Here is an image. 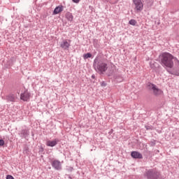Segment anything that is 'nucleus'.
Segmentation results:
<instances>
[{
    "label": "nucleus",
    "mask_w": 179,
    "mask_h": 179,
    "mask_svg": "<svg viewBox=\"0 0 179 179\" xmlns=\"http://www.w3.org/2000/svg\"><path fill=\"white\" fill-rule=\"evenodd\" d=\"M144 176L147 179H158L159 172L155 169H149L145 172Z\"/></svg>",
    "instance_id": "obj_3"
},
{
    "label": "nucleus",
    "mask_w": 179,
    "mask_h": 179,
    "mask_svg": "<svg viewBox=\"0 0 179 179\" xmlns=\"http://www.w3.org/2000/svg\"><path fill=\"white\" fill-rule=\"evenodd\" d=\"M6 179H15V178H13V176H12L11 175H8L6 176Z\"/></svg>",
    "instance_id": "obj_19"
},
{
    "label": "nucleus",
    "mask_w": 179,
    "mask_h": 179,
    "mask_svg": "<svg viewBox=\"0 0 179 179\" xmlns=\"http://www.w3.org/2000/svg\"><path fill=\"white\" fill-rule=\"evenodd\" d=\"M20 99L23 101H28L30 99V93L25 91L24 93L20 94Z\"/></svg>",
    "instance_id": "obj_8"
},
{
    "label": "nucleus",
    "mask_w": 179,
    "mask_h": 179,
    "mask_svg": "<svg viewBox=\"0 0 179 179\" xmlns=\"http://www.w3.org/2000/svg\"><path fill=\"white\" fill-rule=\"evenodd\" d=\"M66 176H67V177H68L69 178L72 179V176H71V175H66Z\"/></svg>",
    "instance_id": "obj_25"
},
{
    "label": "nucleus",
    "mask_w": 179,
    "mask_h": 179,
    "mask_svg": "<svg viewBox=\"0 0 179 179\" xmlns=\"http://www.w3.org/2000/svg\"><path fill=\"white\" fill-rule=\"evenodd\" d=\"M62 10H64V6H57L53 11V15H58V13H61Z\"/></svg>",
    "instance_id": "obj_13"
},
{
    "label": "nucleus",
    "mask_w": 179,
    "mask_h": 179,
    "mask_svg": "<svg viewBox=\"0 0 179 179\" xmlns=\"http://www.w3.org/2000/svg\"><path fill=\"white\" fill-rule=\"evenodd\" d=\"M113 132H114V130L112 129H110V131L108 132L109 135H111V134H113Z\"/></svg>",
    "instance_id": "obj_24"
},
{
    "label": "nucleus",
    "mask_w": 179,
    "mask_h": 179,
    "mask_svg": "<svg viewBox=\"0 0 179 179\" xmlns=\"http://www.w3.org/2000/svg\"><path fill=\"white\" fill-rule=\"evenodd\" d=\"M149 90H152L154 96H160L162 92V90L157 88V86L155 84L150 83L148 85Z\"/></svg>",
    "instance_id": "obj_4"
},
{
    "label": "nucleus",
    "mask_w": 179,
    "mask_h": 179,
    "mask_svg": "<svg viewBox=\"0 0 179 179\" xmlns=\"http://www.w3.org/2000/svg\"><path fill=\"white\" fill-rule=\"evenodd\" d=\"M72 1H73L74 3H79V2H80V0H72Z\"/></svg>",
    "instance_id": "obj_23"
},
{
    "label": "nucleus",
    "mask_w": 179,
    "mask_h": 179,
    "mask_svg": "<svg viewBox=\"0 0 179 179\" xmlns=\"http://www.w3.org/2000/svg\"><path fill=\"white\" fill-rule=\"evenodd\" d=\"M92 79H94V78H96V76L94 75H92Z\"/></svg>",
    "instance_id": "obj_26"
},
{
    "label": "nucleus",
    "mask_w": 179,
    "mask_h": 179,
    "mask_svg": "<svg viewBox=\"0 0 179 179\" xmlns=\"http://www.w3.org/2000/svg\"><path fill=\"white\" fill-rule=\"evenodd\" d=\"M145 129H147V131H152V130H153V129H154V127H153V126H145Z\"/></svg>",
    "instance_id": "obj_17"
},
{
    "label": "nucleus",
    "mask_w": 179,
    "mask_h": 179,
    "mask_svg": "<svg viewBox=\"0 0 179 179\" xmlns=\"http://www.w3.org/2000/svg\"><path fill=\"white\" fill-rule=\"evenodd\" d=\"M66 17L69 22H72V20H73V15H72V13H67L66 14Z\"/></svg>",
    "instance_id": "obj_14"
},
{
    "label": "nucleus",
    "mask_w": 179,
    "mask_h": 179,
    "mask_svg": "<svg viewBox=\"0 0 179 179\" xmlns=\"http://www.w3.org/2000/svg\"><path fill=\"white\" fill-rule=\"evenodd\" d=\"M5 100H7V101H11V103H15L16 99L13 94H10L6 96Z\"/></svg>",
    "instance_id": "obj_12"
},
{
    "label": "nucleus",
    "mask_w": 179,
    "mask_h": 179,
    "mask_svg": "<svg viewBox=\"0 0 179 179\" xmlns=\"http://www.w3.org/2000/svg\"><path fill=\"white\" fill-rule=\"evenodd\" d=\"M174 56L169 52H163L159 56V60L164 68H173L174 66Z\"/></svg>",
    "instance_id": "obj_1"
},
{
    "label": "nucleus",
    "mask_w": 179,
    "mask_h": 179,
    "mask_svg": "<svg viewBox=\"0 0 179 179\" xmlns=\"http://www.w3.org/2000/svg\"><path fill=\"white\" fill-rule=\"evenodd\" d=\"M103 2H108V0H103Z\"/></svg>",
    "instance_id": "obj_27"
},
{
    "label": "nucleus",
    "mask_w": 179,
    "mask_h": 179,
    "mask_svg": "<svg viewBox=\"0 0 179 179\" xmlns=\"http://www.w3.org/2000/svg\"><path fill=\"white\" fill-rule=\"evenodd\" d=\"M134 3L136 6V10L137 12H141L143 9V3H142V0H133Z\"/></svg>",
    "instance_id": "obj_5"
},
{
    "label": "nucleus",
    "mask_w": 179,
    "mask_h": 179,
    "mask_svg": "<svg viewBox=\"0 0 179 179\" xmlns=\"http://www.w3.org/2000/svg\"><path fill=\"white\" fill-rule=\"evenodd\" d=\"M58 142H59V139L55 138L52 141H48L46 142V145L50 148H54V146H57V145H58Z\"/></svg>",
    "instance_id": "obj_7"
},
{
    "label": "nucleus",
    "mask_w": 179,
    "mask_h": 179,
    "mask_svg": "<svg viewBox=\"0 0 179 179\" xmlns=\"http://www.w3.org/2000/svg\"><path fill=\"white\" fill-rule=\"evenodd\" d=\"M136 20L132 19V20H130L129 22V24H131V26H136Z\"/></svg>",
    "instance_id": "obj_15"
},
{
    "label": "nucleus",
    "mask_w": 179,
    "mask_h": 179,
    "mask_svg": "<svg viewBox=\"0 0 179 179\" xmlns=\"http://www.w3.org/2000/svg\"><path fill=\"white\" fill-rule=\"evenodd\" d=\"M51 164H52V167H53L55 170H57V171L62 170V165L61 164V162L58 160H54L52 162Z\"/></svg>",
    "instance_id": "obj_6"
},
{
    "label": "nucleus",
    "mask_w": 179,
    "mask_h": 179,
    "mask_svg": "<svg viewBox=\"0 0 179 179\" xmlns=\"http://www.w3.org/2000/svg\"><path fill=\"white\" fill-rule=\"evenodd\" d=\"M60 47L63 50H68V48H69V47H71V44L69 43H68V41L64 40L62 42V43L60 44Z\"/></svg>",
    "instance_id": "obj_10"
},
{
    "label": "nucleus",
    "mask_w": 179,
    "mask_h": 179,
    "mask_svg": "<svg viewBox=\"0 0 179 179\" xmlns=\"http://www.w3.org/2000/svg\"><path fill=\"white\" fill-rule=\"evenodd\" d=\"M21 138H24L26 139V138H28L29 136L30 135V131H29V129H22L21 131Z\"/></svg>",
    "instance_id": "obj_11"
},
{
    "label": "nucleus",
    "mask_w": 179,
    "mask_h": 179,
    "mask_svg": "<svg viewBox=\"0 0 179 179\" xmlns=\"http://www.w3.org/2000/svg\"><path fill=\"white\" fill-rule=\"evenodd\" d=\"M87 58H92V55L90 52L84 55V59H87Z\"/></svg>",
    "instance_id": "obj_16"
},
{
    "label": "nucleus",
    "mask_w": 179,
    "mask_h": 179,
    "mask_svg": "<svg viewBox=\"0 0 179 179\" xmlns=\"http://www.w3.org/2000/svg\"><path fill=\"white\" fill-rule=\"evenodd\" d=\"M93 66L96 71H99V72H101V73H103L107 71V64L103 62L101 60L99 61V58H95L94 60V64Z\"/></svg>",
    "instance_id": "obj_2"
},
{
    "label": "nucleus",
    "mask_w": 179,
    "mask_h": 179,
    "mask_svg": "<svg viewBox=\"0 0 179 179\" xmlns=\"http://www.w3.org/2000/svg\"><path fill=\"white\" fill-rule=\"evenodd\" d=\"M167 71H169V73H170V72H171V71H169V70H167Z\"/></svg>",
    "instance_id": "obj_28"
},
{
    "label": "nucleus",
    "mask_w": 179,
    "mask_h": 179,
    "mask_svg": "<svg viewBox=\"0 0 179 179\" xmlns=\"http://www.w3.org/2000/svg\"><path fill=\"white\" fill-rule=\"evenodd\" d=\"M101 85L106 87V86H107V83H106V82L103 81V82L101 83Z\"/></svg>",
    "instance_id": "obj_21"
},
{
    "label": "nucleus",
    "mask_w": 179,
    "mask_h": 179,
    "mask_svg": "<svg viewBox=\"0 0 179 179\" xmlns=\"http://www.w3.org/2000/svg\"><path fill=\"white\" fill-rule=\"evenodd\" d=\"M131 156L133 159H143L142 154L138 151H132L131 152Z\"/></svg>",
    "instance_id": "obj_9"
},
{
    "label": "nucleus",
    "mask_w": 179,
    "mask_h": 179,
    "mask_svg": "<svg viewBox=\"0 0 179 179\" xmlns=\"http://www.w3.org/2000/svg\"><path fill=\"white\" fill-rule=\"evenodd\" d=\"M3 145H5V141L0 139V146H3Z\"/></svg>",
    "instance_id": "obj_18"
},
{
    "label": "nucleus",
    "mask_w": 179,
    "mask_h": 179,
    "mask_svg": "<svg viewBox=\"0 0 179 179\" xmlns=\"http://www.w3.org/2000/svg\"><path fill=\"white\" fill-rule=\"evenodd\" d=\"M170 74L171 75H176V76H179V73H177V72H170Z\"/></svg>",
    "instance_id": "obj_20"
},
{
    "label": "nucleus",
    "mask_w": 179,
    "mask_h": 179,
    "mask_svg": "<svg viewBox=\"0 0 179 179\" xmlns=\"http://www.w3.org/2000/svg\"><path fill=\"white\" fill-rule=\"evenodd\" d=\"M155 145H156V141H151L150 142V146H155Z\"/></svg>",
    "instance_id": "obj_22"
}]
</instances>
